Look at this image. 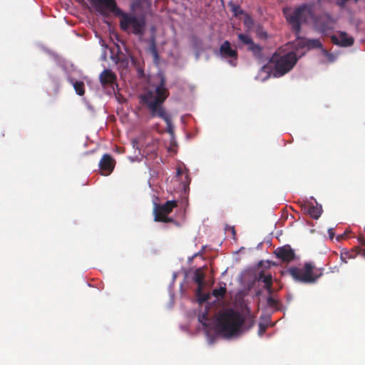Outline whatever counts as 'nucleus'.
Segmentation results:
<instances>
[{"label": "nucleus", "mask_w": 365, "mask_h": 365, "mask_svg": "<svg viewBox=\"0 0 365 365\" xmlns=\"http://www.w3.org/2000/svg\"><path fill=\"white\" fill-rule=\"evenodd\" d=\"M165 78L160 76V83L156 86L155 91L148 90L139 96L140 102L145 106L151 117H158L165 120L167 125V132L173 135L174 126L172 124L170 116L168 114L163 107V103L169 96V91L165 87Z\"/></svg>", "instance_id": "obj_1"}, {"label": "nucleus", "mask_w": 365, "mask_h": 365, "mask_svg": "<svg viewBox=\"0 0 365 365\" xmlns=\"http://www.w3.org/2000/svg\"><path fill=\"white\" fill-rule=\"evenodd\" d=\"M245 322L242 314L233 309H226L217 319V329L220 334L227 337L237 335Z\"/></svg>", "instance_id": "obj_2"}, {"label": "nucleus", "mask_w": 365, "mask_h": 365, "mask_svg": "<svg viewBox=\"0 0 365 365\" xmlns=\"http://www.w3.org/2000/svg\"><path fill=\"white\" fill-rule=\"evenodd\" d=\"M284 14L287 22L291 25L293 31L298 35L301 31V25L312 17V11L308 4H302L294 9H284Z\"/></svg>", "instance_id": "obj_3"}, {"label": "nucleus", "mask_w": 365, "mask_h": 365, "mask_svg": "<svg viewBox=\"0 0 365 365\" xmlns=\"http://www.w3.org/2000/svg\"><path fill=\"white\" fill-rule=\"evenodd\" d=\"M289 274L297 282L309 284L315 282L323 274V269H317L312 262H306L303 268L292 267Z\"/></svg>", "instance_id": "obj_4"}, {"label": "nucleus", "mask_w": 365, "mask_h": 365, "mask_svg": "<svg viewBox=\"0 0 365 365\" xmlns=\"http://www.w3.org/2000/svg\"><path fill=\"white\" fill-rule=\"evenodd\" d=\"M120 29L128 33H132L139 37L145 34L146 21L143 16H136L133 14L124 13L120 16Z\"/></svg>", "instance_id": "obj_5"}, {"label": "nucleus", "mask_w": 365, "mask_h": 365, "mask_svg": "<svg viewBox=\"0 0 365 365\" xmlns=\"http://www.w3.org/2000/svg\"><path fill=\"white\" fill-rule=\"evenodd\" d=\"M296 53L289 52L283 56L274 53L269 63L274 66V76L279 77L289 72L297 63Z\"/></svg>", "instance_id": "obj_6"}, {"label": "nucleus", "mask_w": 365, "mask_h": 365, "mask_svg": "<svg viewBox=\"0 0 365 365\" xmlns=\"http://www.w3.org/2000/svg\"><path fill=\"white\" fill-rule=\"evenodd\" d=\"M178 204L175 200H168L163 205L155 204L154 206V220L155 222H173L172 217H168V215L172 212L174 207Z\"/></svg>", "instance_id": "obj_7"}, {"label": "nucleus", "mask_w": 365, "mask_h": 365, "mask_svg": "<svg viewBox=\"0 0 365 365\" xmlns=\"http://www.w3.org/2000/svg\"><path fill=\"white\" fill-rule=\"evenodd\" d=\"M92 4L102 14H106L107 11L112 12L117 16L123 14V11L117 6L115 0H92Z\"/></svg>", "instance_id": "obj_8"}, {"label": "nucleus", "mask_w": 365, "mask_h": 365, "mask_svg": "<svg viewBox=\"0 0 365 365\" xmlns=\"http://www.w3.org/2000/svg\"><path fill=\"white\" fill-rule=\"evenodd\" d=\"M237 37L242 43L247 46V50L252 52L255 58L257 59L262 58L263 48L260 45L255 43L249 35L241 33L237 35Z\"/></svg>", "instance_id": "obj_9"}, {"label": "nucleus", "mask_w": 365, "mask_h": 365, "mask_svg": "<svg viewBox=\"0 0 365 365\" xmlns=\"http://www.w3.org/2000/svg\"><path fill=\"white\" fill-rule=\"evenodd\" d=\"M220 54L224 58H230L229 63L236 66V61L238 57L237 51L231 47V43L228 41H224L220 47Z\"/></svg>", "instance_id": "obj_10"}, {"label": "nucleus", "mask_w": 365, "mask_h": 365, "mask_svg": "<svg viewBox=\"0 0 365 365\" xmlns=\"http://www.w3.org/2000/svg\"><path fill=\"white\" fill-rule=\"evenodd\" d=\"M115 165V160L109 154H104L100 160L98 166L102 175L108 176L113 171Z\"/></svg>", "instance_id": "obj_11"}, {"label": "nucleus", "mask_w": 365, "mask_h": 365, "mask_svg": "<svg viewBox=\"0 0 365 365\" xmlns=\"http://www.w3.org/2000/svg\"><path fill=\"white\" fill-rule=\"evenodd\" d=\"M274 255L282 262L286 263L293 261L295 258L294 250L289 245L277 248Z\"/></svg>", "instance_id": "obj_12"}, {"label": "nucleus", "mask_w": 365, "mask_h": 365, "mask_svg": "<svg viewBox=\"0 0 365 365\" xmlns=\"http://www.w3.org/2000/svg\"><path fill=\"white\" fill-rule=\"evenodd\" d=\"M331 42L338 46L343 47L351 46L354 43V39L351 36H349L345 31H340L339 33V37L336 35L331 36Z\"/></svg>", "instance_id": "obj_13"}, {"label": "nucleus", "mask_w": 365, "mask_h": 365, "mask_svg": "<svg viewBox=\"0 0 365 365\" xmlns=\"http://www.w3.org/2000/svg\"><path fill=\"white\" fill-rule=\"evenodd\" d=\"M302 209L304 212L309 215L313 219H318L322 212V209L321 206L318 205H314L312 202H307L304 203L302 205Z\"/></svg>", "instance_id": "obj_14"}, {"label": "nucleus", "mask_w": 365, "mask_h": 365, "mask_svg": "<svg viewBox=\"0 0 365 365\" xmlns=\"http://www.w3.org/2000/svg\"><path fill=\"white\" fill-rule=\"evenodd\" d=\"M99 79L103 86H113L116 83L117 76L110 69H105L101 73Z\"/></svg>", "instance_id": "obj_15"}, {"label": "nucleus", "mask_w": 365, "mask_h": 365, "mask_svg": "<svg viewBox=\"0 0 365 365\" xmlns=\"http://www.w3.org/2000/svg\"><path fill=\"white\" fill-rule=\"evenodd\" d=\"M258 281L262 282L264 284V289L271 293L272 291V278L270 274L265 275L264 271H261L259 274Z\"/></svg>", "instance_id": "obj_16"}, {"label": "nucleus", "mask_w": 365, "mask_h": 365, "mask_svg": "<svg viewBox=\"0 0 365 365\" xmlns=\"http://www.w3.org/2000/svg\"><path fill=\"white\" fill-rule=\"evenodd\" d=\"M68 81L73 85L76 94L81 96L85 94V85L83 81H75L73 78H69Z\"/></svg>", "instance_id": "obj_17"}, {"label": "nucleus", "mask_w": 365, "mask_h": 365, "mask_svg": "<svg viewBox=\"0 0 365 365\" xmlns=\"http://www.w3.org/2000/svg\"><path fill=\"white\" fill-rule=\"evenodd\" d=\"M205 274L200 268L197 269L194 272L193 280L197 284L198 292L202 289L204 285Z\"/></svg>", "instance_id": "obj_18"}, {"label": "nucleus", "mask_w": 365, "mask_h": 365, "mask_svg": "<svg viewBox=\"0 0 365 365\" xmlns=\"http://www.w3.org/2000/svg\"><path fill=\"white\" fill-rule=\"evenodd\" d=\"M306 46L311 48H322V43L319 39H307L306 41Z\"/></svg>", "instance_id": "obj_19"}, {"label": "nucleus", "mask_w": 365, "mask_h": 365, "mask_svg": "<svg viewBox=\"0 0 365 365\" xmlns=\"http://www.w3.org/2000/svg\"><path fill=\"white\" fill-rule=\"evenodd\" d=\"M202 289H200V292H198V287L196 290V295L200 304H202L210 299V294L203 293Z\"/></svg>", "instance_id": "obj_20"}, {"label": "nucleus", "mask_w": 365, "mask_h": 365, "mask_svg": "<svg viewBox=\"0 0 365 365\" xmlns=\"http://www.w3.org/2000/svg\"><path fill=\"white\" fill-rule=\"evenodd\" d=\"M227 292V289L225 287H220L218 289H215L212 291V295L217 298H222Z\"/></svg>", "instance_id": "obj_21"}, {"label": "nucleus", "mask_w": 365, "mask_h": 365, "mask_svg": "<svg viewBox=\"0 0 365 365\" xmlns=\"http://www.w3.org/2000/svg\"><path fill=\"white\" fill-rule=\"evenodd\" d=\"M267 329V324L259 323V324L258 335L259 336H262L266 331Z\"/></svg>", "instance_id": "obj_22"}, {"label": "nucleus", "mask_w": 365, "mask_h": 365, "mask_svg": "<svg viewBox=\"0 0 365 365\" xmlns=\"http://www.w3.org/2000/svg\"><path fill=\"white\" fill-rule=\"evenodd\" d=\"M353 257H354V256L351 255L349 252H341V261H343L345 263L347 262V259L353 258Z\"/></svg>", "instance_id": "obj_23"}, {"label": "nucleus", "mask_w": 365, "mask_h": 365, "mask_svg": "<svg viewBox=\"0 0 365 365\" xmlns=\"http://www.w3.org/2000/svg\"><path fill=\"white\" fill-rule=\"evenodd\" d=\"M207 320V314L204 313L198 317V321L205 327L207 326L206 321Z\"/></svg>", "instance_id": "obj_24"}, {"label": "nucleus", "mask_w": 365, "mask_h": 365, "mask_svg": "<svg viewBox=\"0 0 365 365\" xmlns=\"http://www.w3.org/2000/svg\"><path fill=\"white\" fill-rule=\"evenodd\" d=\"M185 179H186V180L185 182H183L184 188L187 187L190 182V179L187 173H185Z\"/></svg>", "instance_id": "obj_25"}, {"label": "nucleus", "mask_w": 365, "mask_h": 365, "mask_svg": "<svg viewBox=\"0 0 365 365\" xmlns=\"http://www.w3.org/2000/svg\"><path fill=\"white\" fill-rule=\"evenodd\" d=\"M267 302L271 306H274L277 304V301L271 297L267 298Z\"/></svg>", "instance_id": "obj_26"}, {"label": "nucleus", "mask_w": 365, "mask_h": 365, "mask_svg": "<svg viewBox=\"0 0 365 365\" xmlns=\"http://www.w3.org/2000/svg\"><path fill=\"white\" fill-rule=\"evenodd\" d=\"M226 230H230L231 232H232V235L233 236V237H235V235H236V231H235V229L234 227H231V226H227L226 227Z\"/></svg>", "instance_id": "obj_27"}, {"label": "nucleus", "mask_w": 365, "mask_h": 365, "mask_svg": "<svg viewBox=\"0 0 365 365\" xmlns=\"http://www.w3.org/2000/svg\"><path fill=\"white\" fill-rule=\"evenodd\" d=\"M152 53H153L155 59L157 60L158 58V51H157V49L155 48V46H153V47L152 48Z\"/></svg>", "instance_id": "obj_28"}, {"label": "nucleus", "mask_w": 365, "mask_h": 365, "mask_svg": "<svg viewBox=\"0 0 365 365\" xmlns=\"http://www.w3.org/2000/svg\"><path fill=\"white\" fill-rule=\"evenodd\" d=\"M359 254L365 257V248L361 249L359 251Z\"/></svg>", "instance_id": "obj_29"}, {"label": "nucleus", "mask_w": 365, "mask_h": 365, "mask_svg": "<svg viewBox=\"0 0 365 365\" xmlns=\"http://www.w3.org/2000/svg\"><path fill=\"white\" fill-rule=\"evenodd\" d=\"M182 174H183V171H182V170H180V168H178V169L177 170V175H178V176H180V175H182Z\"/></svg>", "instance_id": "obj_30"}, {"label": "nucleus", "mask_w": 365, "mask_h": 365, "mask_svg": "<svg viewBox=\"0 0 365 365\" xmlns=\"http://www.w3.org/2000/svg\"><path fill=\"white\" fill-rule=\"evenodd\" d=\"M360 243L365 246V239L364 238H359Z\"/></svg>", "instance_id": "obj_31"}, {"label": "nucleus", "mask_w": 365, "mask_h": 365, "mask_svg": "<svg viewBox=\"0 0 365 365\" xmlns=\"http://www.w3.org/2000/svg\"><path fill=\"white\" fill-rule=\"evenodd\" d=\"M240 6H236L233 8V11L237 14L238 12V10H240Z\"/></svg>", "instance_id": "obj_32"}, {"label": "nucleus", "mask_w": 365, "mask_h": 365, "mask_svg": "<svg viewBox=\"0 0 365 365\" xmlns=\"http://www.w3.org/2000/svg\"><path fill=\"white\" fill-rule=\"evenodd\" d=\"M329 235H330L331 238H332L334 236V233L331 232V230H329Z\"/></svg>", "instance_id": "obj_33"}, {"label": "nucleus", "mask_w": 365, "mask_h": 365, "mask_svg": "<svg viewBox=\"0 0 365 365\" xmlns=\"http://www.w3.org/2000/svg\"><path fill=\"white\" fill-rule=\"evenodd\" d=\"M342 237H343V235H340V236H339L337 238H338V240H339V239H341V238H342Z\"/></svg>", "instance_id": "obj_34"}, {"label": "nucleus", "mask_w": 365, "mask_h": 365, "mask_svg": "<svg viewBox=\"0 0 365 365\" xmlns=\"http://www.w3.org/2000/svg\"><path fill=\"white\" fill-rule=\"evenodd\" d=\"M253 324H254V320H253V319H252V325H251V326H252V325H253Z\"/></svg>", "instance_id": "obj_35"}, {"label": "nucleus", "mask_w": 365, "mask_h": 365, "mask_svg": "<svg viewBox=\"0 0 365 365\" xmlns=\"http://www.w3.org/2000/svg\"><path fill=\"white\" fill-rule=\"evenodd\" d=\"M239 14H242V10H240V11H239Z\"/></svg>", "instance_id": "obj_36"}, {"label": "nucleus", "mask_w": 365, "mask_h": 365, "mask_svg": "<svg viewBox=\"0 0 365 365\" xmlns=\"http://www.w3.org/2000/svg\"><path fill=\"white\" fill-rule=\"evenodd\" d=\"M264 36L267 37V33H264Z\"/></svg>", "instance_id": "obj_37"}, {"label": "nucleus", "mask_w": 365, "mask_h": 365, "mask_svg": "<svg viewBox=\"0 0 365 365\" xmlns=\"http://www.w3.org/2000/svg\"><path fill=\"white\" fill-rule=\"evenodd\" d=\"M359 0H354L355 2H357Z\"/></svg>", "instance_id": "obj_38"}]
</instances>
